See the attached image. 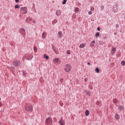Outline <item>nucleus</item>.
<instances>
[{"instance_id": "obj_15", "label": "nucleus", "mask_w": 125, "mask_h": 125, "mask_svg": "<svg viewBox=\"0 0 125 125\" xmlns=\"http://www.w3.org/2000/svg\"><path fill=\"white\" fill-rule=\"evenodd\" d=\"M89 114H90L89 110H86L85 112V116H89Z\"/></svg>"}, {"instance_id": "obj_9", "label": "nucleus", "mask_w": 125, "mask_h": 125, "mask_svg": "<svg viewBox=\"0 0 125 125\" xmlns=\"http://www.w3.org/2000/svg\"><path fill=\"white\" fill-rule=\"evenodd\" d=\"M62 12L61 10H58L56 11V14L57 16H60L61 15Z\"/></svg>"}, {"instance_id": "obj_16", "label": "nucleus", "mask_w": 125, "mask_h": 125, "mask_svg": "<svg viewBox=\"0 0 125 125\" xmlns=\"http://www.w3.org/2000/svg\"><path fill=\"white\" fill-rule=\"evenodd\" d=\"M115 118L116 120H120V116L118 114H115Z\"/></svg>"}, {"instance_id": "obj_34", "label": "nucleus", "mask_w": 125, "mask_h": 125, "mask_svg": "<svg viewBox=\"0 0 125 125\" xmlns=\"http://www.w3.org/2000/svg\"><path fill=\"white\" fill-rule=\"evenodd\" d=\"M88 87L90 88V89H91V90L93 89V88H92V87H89V86H88Z\"/></svg>"}, {"instance_id": "obj_2", "label": "nucleus", "mask_w": 125, "mask_h": 125, "mask_svg": "<svg viewBox=\"0 0 125 125\" xmlns=\"http://www.w3.org/2000/svg\"><path fill=\"white\" fill-rule=\"evenodd\" d=\"M45 125H52V118H51V117H49L46 119Z\"/></svg>"}, {"instance_id": "obj_33", "label": "nucleus", "mask_w": 125, "mask_h": 125, "mask_svg": "<svg viewBox=\"0 0 125 125\" xmlns=\"http://www.w3.org/2000/svg\"><path fill=\"white\" fill-rule=\"evenodd\" d=\"M91 43H95V41L94 40L92 41Z\"/></svg>"}, {"instance_id": "obj_36", "label": "nucleus", "mask_w": 125, "mask_h": 125, "mask_svg": "<svg viewBox=\"0 0 125 125\" xmlns=\"http://www.w3.org/2000/svg\"><path fill=\"white\" fill-rule=\"evenodd\" d=\"M84 82H87V78H84Z\"/></svg>"}, {"instance_id": "obj_3", "label": "nucleus", "mask_w": 125, "mask_h": 125, "mask_svg": "<svg viewBox=\"0 0 125 125\" xmlns=\"http://www.w3.org/2000/svg\"><path fill=\"white\" fill-rule=\"evenodd\" d=\"M21 64V62L19 60H16L13 62V65L15 67H19Z\"/></svg>"}, {"instance_id": "obj_29", "label": "nucleus", "mask_w": 125, "mask_h": 125, "mask_svg": "<svg viewBox=\"0 0 125 125\" xmlns=\"http://www.w3.org/2000/svg\"><path fill=\"white\" fill-rule=\"evenodd\" d=\"M90 10H91L92 11H94V7H91L90 8Z\"/></svg>"}, {"instance_id": "obj_38", "label": "nucleus", "mask_w": 125, "mask_h": 125, "mask_svg": "<svg viewBox=\"0 0 125 125\" xmlns=\"http://www.w3.org/2000/svg\"><path fill=\"white\" fill-rule=\"evenodd\" d=\"M111 54L113 55V54H115V52L111 51Z\"/></svg>"}, {"instance_id": "obj_45", "label": "nucleus", "mask_w": 125, "mask_h": 125, "mask_svg": "<svg viewBox=\"0 0 125 125\" xmlns=\"http://www.w3.org/2000/svg\"><path fill=\"white\" fill-rule=\"evenodd\" d=\"M54 52L55 53H56V52L54 50Z\"/></svg>"}, {"instance_id": "obj_22", "label": "nucleus", "mask_w": 125, "mask_h": 125, "mask_svg": "<svg viewBox=\"0 0 125 125\" xmlns=\"http://www.w3.org/2000/svg\"><path fill=\"white\" fill-rule=\"evenodd\" d=\"M33 57H34L33 56H32L31 57H30L29 58L26 57L25 59H26V60H32V59H33Z\"/></svg>"}, {"instance_id": "obj_23", "label": "nucleus", "mask_w": 125, "mask_h": 125, "mask_svg": "<svg viewBox=\"0 0 125 125\" xmlns=\"http://www.w3.org/2000/svg\"><path fill=\"white\" fill-rule=\"evenodd\" d=\"M113 103H114V104H116V103H117L118 102V100H117L116 99H113Z\"/></svg>"}, {"instance_id": "obj_27", "label": "nucleus", "mask_w": 125, "mask_h": 125, "mask_svg": "<svg viewBox=\"0 0 125 125\" xmlns=\"http://www.w3.org/2000/svg\"><path fill=\"white\" fill-rule=\"evenodd\" d=\"M66 2H67V0H63V1L62 2L63 4H66Z\"/></svg>"}, {"instance_id": "obj_8", "label": "nucleus", "mask_w": 125, "mask_h": 125, "mask_svg": "<svg viewBox=\"0 0 125 125\" xmlns=\"http://www.w3.org/2000/svg\"><path fill=\"white\" fill-rule=\"evenodd\" d=\"M84 92H85L86 95H88V96H90V95L91 94V92H90V91H87L86 90H85Z\"/></svg>"}, {"instance_id": "obj_10", "label": "nucleus", "mask_w": 125, "mask_h": 125, "mask_svg": "<svg viewBox=\"0 0 125 125\" xmlns=\"http://www.w3.org/2000/svg\"><path fill=\"white\" fill-rule=\"evenodd\" d=\"M25 21L26 23H29L30 21H32V18L27 17L26 18Z\"/></svg>"}, {"instance_id": "obj_25", "label": "nucleus", "mask_w": 125, "mask_h": 125, "mask_svg": "<svg viewBox=\"0 0 125 125\" xmlns=\"http://www.w3.org/2000/svg\"><path fill=\"white\" fill-rule=\"evenodd\" d=\"M15 8H20V5H16L15 6Z\"/></svg>"}, {"instance_id": "obj_7", "label": "nucleus", "mask_w": 125, "mask_h": 125, "mask_svg": "<svg viewBox=\"0 0 125 125\" xmlns=\"http://www.w3.org/2000/svg\"><path fill=\"white\" fill-rule=\"evenodd\" d=\"M59 124L60 125H65V121L61 119L59 121Z\"/></svg>"}, {"instance_id": "obj_44", "label": "nucleus", "mask_w": 125, "mask_h": 125, "mask_svg": "<svg viewBox=\"0 0 125 125\" xmlns=\"http://www.w3.org/2000/svg\"><path fill=\"white\" fill-rule=\"evenodd\" d=\"M114 35H117V33H114Z\"/></svg>"}, {"instance_id": "obj_31", "label": "nucleus", "mask_w": 125, "mask_h": 125, "mask_svg": "<svg viewBox=\"0 0 125 125\" xmlns=\"http://www.w3.org/2000/svg\"><path fill=\"white\" fill-rule=\"evenodd\" d=\"M60 82H61V83H63V79L61 78V79L60 80Z\"/></svg>"}, {"instance_id": "obj_26", "label": "nucleus", "mask_w": 125, "mask_h": 125, "mask_svg": "<svg viewBox=\"0 0 125 125\" xmlns=\"http://www.w3.org/2000/svg\"><path fill=\"white\" fill-rule=\"evenodd\" d=\"M33 49L35 52H37V51H38L37 47H34Z\"/></svg>"}, {"instance_id": "obj_11", "label": "nucleus", "mask_w": 125, "mask_h": 125, "mask_svg": "<svg viewBox=\"0 0 125 125\" xmlns=\"http://www.w3.org/2000/svg\"><path fill=\"white\" fill-rule=\"evenodd\" d=\"M84 47H85L84 43H82L79 45V48H84Z\"/></svg>"}, {"instance_id": "obj_5", "label": "nucleus", "mask_w": 125, "mask_h": 125, "mask_svg": "<svg viewBox=\"0 0 125 125\" xmlns=\"http://www.w3.org/2000/svg\"><path fill=\"white\" fill-rule=\"evenodd\" d=\"M118 8H119V6H118V5L115 4V5L113 6V11H114V12L115 13H116V12H117V11H118Z\"/></svg>"}, {"instance_id": "obj_1", "label": "nucleus", "mask_w": 125, "mask_h": 125, "mask_svg": "<svg viewBox=\"0 0 125 125\" xmlns=\"http://www.w3.org/2000/svg\"><path fill=\"white\" fill-rule=\"evenodd\" d=\"M64 70L65 72L68 73L72 70V66L69 64H67L64 66Z\"/></svg>"}, {"instance_id": "obj_18", "label": "nucleus", "mask_w": 125, "mask_h": 125, "mask_svg": "<svg viewBox=\"0 0 125 125\" xmlns=\"http://www.w3.org/2000/svg\"><path fill=\"white\" fill-rule=\"evenodd\" d=\"M43 57H44V58L46 59V60H47V59H48L49 58V57L48 56L46 55V54H44L43 55Z\"/></svg>"}, {"instance_id": "obj_28", "label": "nucleus", "mask_w": 125, "mask_h": 125, "mask_svg": "<svg viewBox=\"0 0 125 125\" xmlns=\"http://www.w3.org/2000/svg\"><path fill=\"white\" fill-rule=\"evenodd\" d=\"M112 50L113 52H116V48H112Z\"/></svg>"}, {"instance_id": "obj_30", "label": "nucleus", "mask_w": 125, "mask_h": 125, "mask_svg": "<svg viewBox=\"0 0 125 125\" xmlns=\"http://www.w3.org/2000/svg\"><path fill=\"white\" fill-rule=\"evenodd\" d=\"M91 14H92V12H91V11H89V12H88V15H91Z\"/></svg>"}, {"instance_id": "obj_40", "label": "nucleus", "mask_w": 125, "mask_h": 125, "mask_svg": "<svg viewBox=\"0 0 125 125\" xmlns=\"http://www.w3.org/2000/svg\"><path fill=\"white\" fill-rule=\"evenodd\" d=\"M97 30H98V31H100V27H98V28H97Z\"/></svg>"}, {"instance_id": "obj_6", "label": "nucleus", "mask_w": 125, "mask_h": 125, "mask_svg": "<svg viewBox=\"0 0 125 125\" xmlns=\"http://www.w3.org/2000/svg\"><path fill=\"white\" fill-rule=\"evenodd\" d=\"M21 9L22 10L24 14H26V13H27V12H28V9H27V7H21Z\"/></svg>"}, {"instance_id": "obj_21", "label": "nucleus", "mask_w": 125, "mask_h": 125, "mask_svg": "<svg viewBox=\"0 0 125 125\" xmlns=\"http://www.w3.org/2000/svg\"><path fill=\"white\" fill-rule=\"evenodd\" d=\"M99 36H100V34L99 33V32H97L95 34L96 38H98Z\"/></svg>"}, {"instance_id": "obj_39", "label": "nucleus", "mask_w": 125, "mask_h": 125, "mask_svg": "<svg viewBox=\"0 0 125 125\" xmlns=\"http://www.w3.org/2000/svg\"><path fill=\"white\" fill-rule=\"evenodd\" d=\"M15 1H16L17 3H18V2H19V0H15Z\"/></svg>"}, {"instance_id": "obj_43", "label": "nucleus", "mask_w": 125, "mask_h": 125, "mask_svg": "<svg viewBox=\"0 0 125 125\" xmlns=\"http://www.w3.org/2000/svg\"><path fill=\"white\" fill-rule=\"evenodd\" d=\"M35 22H36V21H33V23H35Z\"/></svg>"}, {"instance_id": "obj_13", "label": "nucleus", "mask_w": 125, "mask_h": 125, "mask_svg": "<svg viewBox=\"0 0 125 125\" xmlns=\"http://www.w3.org/2000/svg\"><path fill=\"white\" fill-rule=\"evenodd\" d=\"M125 109V108L124 107V106H122V105H120L118 107V109L120 111H123V110H124Z\"/></svg>"}, {"instance_id": "obj_42", "label": "nucleus", "mask_w": 125, "mask_h": 125, "mask_svg": "<svg viewBox=\"0 0 125 125\" xmlns=\"http://www.w3.org/2000/svg\"><path fill=\"white\" fill-rule=\"evenodd\" d=\"M87 64L89 65H90V63L87 62Z\"/></svg>"}, {"instance_id": "obj_17", "label": "nucleus", "mask_w": 125, "mask_h": 125, "mask_svg": "<svg viewBox=\"0 0 125 125\" xmlns=\"http://www.w3.org/2000/svg\"><path fill=\"white\" fill-rule=\"evenodd\" d=\"M21 30H22V32H21L22 35H25V34H26V30H25V29L21 28Z\"/></svg>"}, {"instance_id": "obj_24", "label": "nucleus", "mask_w": 125, "mask_h": 125, "mask_svg": "<svg viewBox=\"0 0 125 125\" xmlns=\"http://www.w3.org/2000/svg\"><path fill=\"white\" fill-rule=\"evenodd\" d=\"M121 65L123 66H125V61H122L121 62Z\"/></svg>"}, {"instance_id": "obj_47", "label": "nucleus", "mask_w": 125, "mask_h": 125, "mask_svg": "<svg viewBox=\"0 0 125 125\" xmlns=\"http://www.w3.org/2000/svg\"><path fill=\"white\" fill-rule=\"evenodd\" d=\"M0 100H1V99H0Z\"/></svg>"}, {"instance_id": "obj_20", "label": "nucleus", "mask_w": 125, "mask_h": 125, "mask_svg": "<svg viewBox=\"0 0 125 125\" xmlns=\"http://www.w3.org/2000/svg\"><path fill=\"white\" fill-rule=\"evenodd\" d=\"M95 72L97 73H99L100 71V70H99V68L98 67H96V69H95Z\"/></svg>"}, {"instance_id": "obj_35", "label": "nucleus", "mask_w": 125, "mask_h": 125, "mask_svg": "<svg viewBox=\"0 0 125 125\" xmlns=\"http://www.w3.org/2000/svg\"><path fill=\"white\" fill-rule=\"evenodd\" d=\"M116 28H119V24H117L116 25Z\"/></svg>"}, {"instance_id": "obj_4", "label": "nucleus", "mask_w": 125, "mask_h": 125, "mask_svg": "<svg viewBox=\"0 0 125 125\" xmlns=\"http://www.w3.org/2000/svg\"><path fill=\"white\" fill-rule=\"evenodd\" d=\"M33 108L32 105L25 106V110H26L27 112H30V113H31V112H33Z\"/></svg>"}, {"instance_id": "obj_32", "label": "nucleus", "mask_w": 125, "mask_h": 125, "mask_svg": "<svg viewBox=\"0 0 125 125\" xmlns=\"http://www.w3.org/2000/svg\"><path fill=\"white\" fill-rule=\"evenodd\" d=\"M90 46H91V47L94 46V45L93 44H92V43H91L90 44Z\"/></svg>"}, {"instance_id": "obj_12", "label": "nucleus", "mask_w": 125, "mask_h": 125, "mask_svg": "<svg viewBox=\"0 0 125 125\" xmlns=\"http://www.w3.org/2000/svg\"><path fill=\"white\" fill-rule=\"evenodd\" d=\"M59 60H60V59L59 58H54V61L56 63H59Z\"/></svg>"}, {"instance_id": "obj_37", "label": "nucleus", "mask_w": 125, "mask_h": 125, "mask_svg": "<svg viewBox=\"0 0 125 125\" xmlns=\"http://www.w3.org/2000/svg\"><path fill=\"white\" fill-rule=\"evenodd\" d=\"M102 9L103 10L104 9V6H101Z\"/></svg>"}, {"instance_id": "obj_41", "label": "nucleus", "mask_w": 125, "mask_h": 125, "mask_svg": "<svg viewBox=\"0 0 125 125\" xmlns=\"http://www.w3.org/2000/svg\"><path fill=\"white\" fill-rule=\"evenodd\" d=\"M66 53H67V54H70V52H69L68 51L66 52Z\"/></svg>"}, {"instance_id": "obj_19", "label": "nucleus", "mask_w": 125, "mask_h": 125, "mask_svg": "<svg viewBox=\"0 0 125 125\" xmlns=\"http://www.w3.org/2000/svg\"><path fill=\"white\" fill-rule=\"evenodd\" d=\"M79 8L76 7L74 10V11H75V12H76V13H78V12H79Z\"/></svg>"}, {"instance_id": "obj_14", "label": "nucleus", "mask_w": 125, "mask_h": 125, "mask_svg": "<svg viewBox=\"0 0 125 125\" xmlns=\"http://www.w3.org/2000/svg\"><path fill=\"white\" fill-rule=\"evenodd\" d=\"M58 35L59 36V38H60L61 39V38H62V37H63V34H62V32L61 31H59L58 32Z\"/></svg>"}, {"instance_id": "obj_46", "label": "nucleus", "mask_w": 125, "mask_h": 125, "mask_svg": "<svg viewBox=\"0 0 125 125\" xmlns=\"http://www.w3.org/2000/svg\"><path fill=\"white\" fill-rule=\"evenodd\" d=\"M42 37H43V33H42Z\"/></svg>"}]
</instances>
